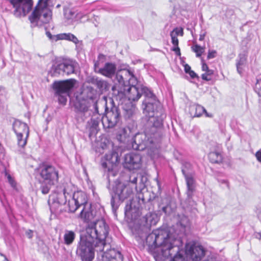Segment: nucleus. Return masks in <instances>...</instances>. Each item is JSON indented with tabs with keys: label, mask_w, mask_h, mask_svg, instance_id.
<instances>
[{
	"label": "nucleus",
	"mask_w": 261,
	"mask_h": 261,
	"mask_svg": "<svg viewBox=\"0 0 261 261\" xmlns=\"http://www.w3.org/2000/svg\"><path fill=\"white\" fill-rule=\"evenodd\" d=\"M205 73L207 75H208L209 76L214 73V71L212 69H208L207 71H205Z\"/></svg>",
	"instance_id": "0e129e2a"
},
{
	"label": "nucleus",
	"mask_w": 261,
	"mask_h": 261,
	"mask_svg": "<svg viewBox=\"0 0 261 261\" xmlns=\"http://www.w3.org/2000/svg\"><path fill=\"white\" fill-rule=\"evenodd\" d=\"M170 36L171 38V42L173 46H178V39L177 38V37L176 36V34H173V33H170Z\"/></svg>",
	"instance_id": "a18cd8bd"
},
{
	"label": "nucleus",
	"mask_w": 261,
	"mask_h": 261,
	"mask_svg": "<svg viewBox=\"0 0 261 261\" xmlns=\"http://www.w3.org/2000/svg\"><path fill=\"white\" fill-rule=\"evenodd\" d=\"M61 65H63V62H56L53 65L51 72L53 76H57L61 73H64V67H61Z\"/></svg>",
	"instance_id": "72a5a7b5"
},
{
	"label": "nucleus",
	"mask_w": 261,
	"mask_h": 261,
	"mask_svg": "<svg viewBox=\"0 0 261 261\" xmlns=\"http://www.w3.org/2000/svg\"><path fill=\"white\" fill-rule=\"evenodd\" d=\"M140 200L138 201L137 198L133 199L129 204H127L125 207V215L126 216L131 215L132 217L135 218L139 215V209L141 205V201L142 203L145 202L144 199L139 196Z\"/></svg>",
	"instance_id": "2eb2a0df"
},
{
	"label": "nucleus",
	"mask_w": 261,
	"mask_h": 261,
	"mask_svg": "<svg viewBox=\"0 0 261 261\" xmlns=\"http://www.w3.org/2000/svg\"><path fill=\"white\" fill-rule=\"evenodd\" d=\"M8 180L9 184H10V185L11 186V187L12 188H15L16 187V182L10 175H9L8 176Z\"/></svg>",
	"instance_id": "3c124183"
},
{
	"label": "nucleus",
	"mask_w": 261,
	"mask_h": 261,
	"mask_svg": "<svg viewBox=\"0 0 261 261\" xmlns=\"http://www.w3.org/2000/svg\"><path fill=\"white\" fill-rule=\"evenodd\" d=\"M114 194L112 195L111 204L113 211H116L121 202L130 197L134 193L129 182H115L113 186Z\"/></svg>",
	"instance_id": "423d86ee"
},
{
	"label": "nucleus",
	"mask_w": 261,
	"mask_h": 261,
	"mask_svg": "<svg viewBox=\"0 0 261 261\" xmlns=\"http://www.w3.org/2000/svg\"><path fill=\"white\" fill-rule=\"evenodd\" d=\"M106 257L108 261H122L123 256L120 252L113 249L105 253Z\"/></svg>",
	"instance_id": "cd10ccee"
},
{
	"label": "nucleus",
	"mask_w": 261,
	"mask_h": 261,
	"mask_svg": "<svg viewBox=\"0 0 261 261\" xmlns=\"http://www.w3.org/2000/svg\"><path fill=\"white\" fill-rule=\"evenodd\" d=\"M137 177H134L132 179H130L129 181H126V182H129L130 184V187L133 188V190L137 188Z\"/></svg>",
	"instance_id": "de8ad7c7"
},
{
	"label": "nucleus",
	"mask_w": 261,
	"mask_h": 261,
	"mask_svg": "<svg viewBox=\"0 0 261 261\" xmlns=\"http://www.w3.org/2000/svg\"><path fill=\"white\" fill-rule=\"evenodd\" d=\"M208 158L211 162L213 163H220L222 161L221 154L218 151H211L208 154Z\"/></svg>",
	"instance_id": "f704fd0d"
},
{
	"label": "nucleus",
	"mask_w": 261,
	"mask_h": 261,
	"mask_svg": "<svg viewBox=\"0 0 261 261\" xmlns=\"http://www.w3.org/2000/svg\"><path fill=\"white\" fill-rule=\"evenodd\" d=\"M201 77L202 80L206 81H209L211 80V78L208 75H207L206 73H203L201 75Z\"/></svg>",
	"instance_id": "4d7b16f0"
},
{
	"label": "nucleus",
	"mask_w": 261,
	"mask_h": 261,
	"mask_svg": "<svg viewBox=\"0 0 261 261\" xmlns=\"http://www.w3.org/2000/svg\"><path fill=\"white\" fill-rule=\"evenodd\" d=\"M192 50L196 53L197 57H200L204 51V48L196 44L192 47Z\"/></svg>",
	"instance_id": "79ce46f5"
},
{
	"label": "nucleus",
	"mask_w": 261,
	"mask_h": 261,
	"mask_svg": "<svg viewBox=\"0 0 261 261\" xmlns=\"http://www.w3.org/2000/svg\"><path fill=\"white\" fill-rule=\"evenodd\" d=\"M162 211L166 215H169L171 212V208L169 205H166L162 207Z\"/></svg>",
	"instance_id": "603ef678"
},
{
	"label": "nucleus",
	"mask_w": 261,
	"mask_h": 261,
	"mask_svg": "<svg viewBox=\"0 0 261 261\" xmlns=\"http://www.w3.org/2000/svg\"><path fill=\"white\" fill-rule=\"evenodd\" d=\"M89 106L86 105L85 102H81V110L85 113L86 118H88L91 115L92 111L89 110Z\"/></svg>",
	"instance_id": "58836bf2"
},
{
	"label": "nucleus",
	"mask_w": 261,
	"mask_h": 261,
	"mask_svg": "<svg viewBox=\"0 0 261 261\" xmlns=\"http://www.w3.org/2000/svg\"><path fill=\"white\" fill-rule=\"evenodd\" d=\"M14 8V15L20 17L25 16L32 9L33 2L32 0H10Z\"/></svg>",
	"instance_id": "9b49d317"
},
{
	"label": "nucleus",
	"mask_w": 261,
	"mask_h": 261,
	"mask_svg": "<svg viewBox=\"0 0 261 261\" xmlns=\"http://www.w3.org/2000/svg\"><path fill=\"white\" fill-rule=\"evenodd\" d=\"M91 83L101 92L107 90L109 88L107 81L98 77H93L91 79Z\"/></svg>",
	"instance_id": "c85d7f7f"
},
{
	"label": "nucleus",
	"mask_w": 261,
	"mask_h": 261,
	"mask_svg": "<svg viewBox=\"0 0 261 261\" xmlns=\"http://www.w3.org/2000/svg\"><path fill=\"white\" fill-rule=\"evenodd\" d=\"M184 67H185V71L187 73H188L190 71H191L192 70L191 69V67L188 64H186L185 65Z\"/></svg>",
	"instance_id": "052dcab7"
},
{
	"label": "nucleus",
	"mask_w": 261,
	"mask_h": 261,
	"mask_svg": "<svg viewBox=\"0 0 261 261\" xmlns=\"http://www.w3.org/2000/svg\"><path fill=\"white\" fill-rule=\"evenodd\" d=\"M77 112L76 114V117L79 121H84L87 118L85 115V113L81 110V102L79 103L77 106Z\"/></svg>",
	"instance_id": "ea45409f"
},
{
	"label": "nucleus",
	"mask_w": 261,
	"mask_h": 261,
	"mask_svg": "<svg viewBox=\"0 0 261 261\" xmlns=\"http://www.w3.org/2000/svg\"><path fill=\"white\" fill-rule=\"evenodd\" d=\"M102 122V117L101 115L97 112V110L93 113L91 117L90 122H89L90 127L89 137L95 135L98 132V127L100 122Z\"/></svg>",
	"instance_id": "f3484780"
},
{
	"label": "nucleus",
	"mask_w": 261,
	"mask_h": 261,
	"mask_svg": "<svg viewBox=\"0 0 261 261\" xmlns=\"http://www.w3.org/2000/svg\"><path fill=\"white\" fill-rule=\"evenodd\" d=\"M57 39L59 40H66L70 41L73 43L77 44L79 42V40L77 37L71 33H62L58 34Z\"/></svg>",
	"instance_id": "473e14b6"
},
{
	"label": "nucleus",
	"mask_w": 261,
	"mask_h": 261,
	"mask_svg": "<svg viewBox=\"0 0 261 261\" xmlns=\"http://www.w3.org/2000/svg\"><path fill=\"white\" fill-rule=\"evenodd\" d=\"M202 69L203 71H206L209 69L208 66L204 62H202Z\"/></svg>",
	"instance_id": "680f3d73"
},
{
	"label": "nucleus",
	"mask_w": 261,
	"mask_h": 261,
	"mask_svg": "<svg viewBox=\"0 0 261 261\" xmlns=\"http://www.w3.org/2000/svg\"><path fill=\"white\" fill-rule=\"evenodd\" d=\"M72 197L74 199L75 202L79 206L84 207L85 205L90 204L87 202V197L86 194L81 191L74 192Z\"/></svg>",
	"instance_id": "bb28decb"
},
{
	"label": "nucleus",
	"mask_w": 261,
	"mask_h": 261,
	"mask_svg": "<svg viewBox=\"0 0 261 261\" xmlns=\"http://www.w3.org/2000/svg\"><path fill=\"white\" fill-rule=\"evenodd\" d=\"M171 33H173V34H175L176 36H177L178 35L182 36L184 35V30L182 28H176Z\"/></svg>",
	"instance_id": "49530a36"
},
{
	"label": "nucleus",
	"mask_w": 261,
	"mask_h": 261,
	"mask_svg": "<svg viewBox=\"0 0 261 261\" xmlns=\"http://www.w3.org/2000/svg\"><path fill=\"white\" fill-rule=\"evenodd\" d=\"M125 97L122 100H116L118 105H123L127 99L129 102L137 101L143 94L145 99L142 103L143 113L147 119L144 132L137 134L132 142L135 150H144L146 149L153 152L159 147L163 121L166 117L165 110L156 96L147 88L132 82L127 86L125 91Z\"/></svg>",
	"instance_id": "f257e3e1"
},
{
	"label": "nucleus",
	"mask_w": 261,
	"mask_h": 261,
	"mask_svg": "<svg viewBox=\"0 0 261 261\" xmlns=\"http://www.w3.org/2000/svg\"><path fill=\"white\" fill-rule=\"evenodd\" d=\"M172 50L175 53V54L177 56H180L181 54H180V48L178 47V46H174V47L172 48Z\"/></svg>",
	"instance_id": "5fc2aeb1"
},
{
	"label": "nucleus",
	"mask_w": 261,
	"mask_h": 261,
	"mask_svg": "<svg viewBox=\"0 0 261 261\" xmlns=\"http://www.w3.org/2000/svg\"><path fill=\"white\" fill-rule=\"evenodd\" d=\"M77 112L76 114V117L79 121H84L87 118L85 115V113L81 110V102L79 103L77 106Z\"/></svg>",
	"instance_id": "a19ab883"
},
{
	"label": "nucleus",
	"mask_w": 261,
	"mask_h": 261,
	"mask_svg": "<svg viewBox=\"0 0 261 261\" xmlns=\"http://www.w3.org/2000/svg\"><path fill=\"white\" fill-rule=\"evenodd\" d=\"M16 135L18 145L19 147H24L27 143L28 137H27V136H25V135L23 134H20V135L16 134Z\"/></svg>",
	"instance_id": "c9c22d12"
},
{
	"label": "nucleus",
	"mask_w": 261,
	"mask_h": 261,
	"mask_svg": "<svg viewBox=\"0 0 261 261\" xmlns=\"http://www.w3.org/2000/svg\"><path fill=\"white\" fill-rule=\"evenodd\" d=\"M46 35L47 37L53 41H57L59 40V39H57L58 38H56V37H57V36H58V34L56 35H52L50 32L46 31Z\"/></svg>",
	"instance_id": "09e8293b"
},
{
	"label": "nucleus",
	"mask_w": 261,
	"mask_h": 261,
	"mask_svg": "<svg viewBox=\"0 0 261 261\" xmlns=\"http://www.w3.org/2000/svg\"><path fill=\"white\" fill-rule=\"evenodd\" d=\"M158 220V217L154 212H149L142 218L141 224L148 227L151 225H155Z\"/></svg>",
	"instance_id": "5701e85b"
},
{
	"label": "nucleus",
	"mask_w": 261,
	"mask_h": 261,
	"mask_svg": "<svg viewBox=\"0 0 261 261\" xmlns=\"http://www.w3.org/2000/svg\"><path fill=\"white\" fill-rule=\"evenodd\" d=\"M55 184H50L49 182H44L43 181V183L42 184L40 189L41 192L43 194H46L48 193L51 187Z\"/></svg>",
	"instance_id": "4c0bfd02"
},
{
	"label": "nucleus",
	"mask_w": 261,
	"mask_h": 261,
	"mask_svg": "<svg viewBox=\"0 0 261 261\" xmlns=\"http://www.w3.org/2000/svg\"><path fill=\"white\" fill-rule=\"evenodd\" d=\"M120 158L118 153L113 150L109 153H107L101 160V165L105 171H107L110 174L116 167Z\"/></svg>",
	"instance_id": "f8f14e48"
},
{
	"label": "nucleus",
	"mask_w": 261,
	"mask_h": 261,
	"mask_svg": "<svg viewBox=\"0 0 261 261\" xmlns=\"http://www.w3.org/2000/svg\"><path fill=\"white\" fill-rule=\"evenodd\" d=\"M206 35V32L205 30H201L199 34V40L200 41H203L204 39L205 36Z\"/></svg>",
	"instance_id": "864d4df0"
},
{
	"label": "nucleus",
	"mask_w": 261,
	"mask_h": 261,
	"mask_svg": "<svg viewBox=\"0 0 261 261\" xmlns=\"http://www.w3.org/2000/svg\"><path fill=\"white\" fill-rule=\"evenodd\" d=\"M188 74L190 75V76H191V77L192 79H195L196 77H198L197 74L193 70H191V71H190Z\"/></svg>",
	"instance_id": "13d9d810"
},
{
	"label": "nucleus",
	"mask_w": 261,
	"mask_h": 261,
	"mask_svg": "<svg viewBox=\"0 0 261 261\" xmlns=\"http://www.w3.org/2000/svg\"><path fill=\"white\" fill-rule=\"evenodd\" d=\"M40 175L43 181L50 184H56L59 179V171L52 165L43 164L39 169Z\"/></svg>",
	"instance_id": "1a4fd4ad"
},
{
	"label": "nucleus",
	"mask_w": 261,
	"mask_h": 261,
	"mask_svg": "<svg viewBox=\"0 0 261 261\" xmlns=\"http://www.w3.org/2000/svg\"><path fill=\"white\" fill-rule=\"evenodd\" d=\"M149 246L154 247L160 255L165 258L171 257L170 261H186L180 253L182 252L183 243L180 239L173 238L167 232L155 230L146 237Z\"/></svg>",
	"instance_id": "f03ea898"
},
{
	"label": "nucleus",
	"mask_w": 261,
	"mask_h": 261,
	"mask_svg": "<svg viewBox=\"0 0 261 261\" xmlns=\"http://www.w3.org/2000/svg\"><path fill=\"white\" fill-rule=\"evenodd\" d=\"M130 130L129 128L120 127L116 132V138L120 142H124L129 135Z\"/></svg>",
	"instance_id": "c756f323"
},
{
	"label": "nucleus",
	"mask_w": 261,
	"mask_h": 261,
	"mask_svg": "<svg viewBox=\"0 0 261 261\" xmlns=\"http://www.w3.org/2000/svg\"><path fill=\"white\" fill-rule=\"evenodd\" d=\"M63 65H61V67H64V73L67 75L73 73L78 65L76 62L71 59L63 60Z\"/></svg>",
	"instance_id": "393cba45"
},
{
	"label": "nucleus",
	"mask_w": 261,
	"mask_h": 261,
	"mask_svg": "<svg viewBox=\"0 0 261 261\" xmlns=\"http://www.w3.org/2000/svg\"><path fill=\"white\" fill-rule=\"evenodd\" d=\"M95 242L89 236L81 238L76 249V254L81 257L82 261H92L94 257ZM96 251V250H95Z\"/></svg>",
	"instance_id": "0eeeda50"
},
{
	"label": "nucleus",
	"mask_w": 261,
	"mask_h": 261,
	"mask_svg": "<svg viewBox=\"0 0 261 261\" xmlns=\"http://www.w3.org/2000/svg\"><path fill=\"white\" fill-rule=\"evenodd\" d=\"M110 146H112V144L109 141H107V143H106L105 142L103 145H101V147L103 149H105L107 148H109Z\"/></svg>",
	"instance_id": "6e6d98bb"
},
{
	"label": "nucleus",
	"mask_w": 261,
	"mask_h": 261,
	"mask_svg": "<svg viewBox=\"0 0 261 261\" xmlns=\"http://www.w3.org/2000/svg\"><path fill=\"white\" fill-rule=\"evenodd\" d=\"M68 205L69 207V211L71 213L75 212L77 208L80 207L79 205L76 203L73 197L72 199L69 200Z\"/></svg>",
	"instance_id": "e433bc0d"
},
{
	"label": "nucleus",
	"mask_w": 261,
	"mask_h": 261,
	"mask_svg": "<svg viewBox=\"0 0 261 261\" xmlns=\"http://www.w3.org/2000/svg\"><path fill=\"white\" fill-rule=\"evenodd\" d=\"M116 67L115 64L106 63L103 68L99 69L98 72L108 77H111L115 73Z\"/></svg>",
	"instance_id": "b1692460"
},
{
	"label": "nucleus",
	"mask_w": 261,
	"mask_h": 261,
	"mask_svg": "<svg viewBox=\"0 0 261 261\" xmlns=\"http://www.w3.org/2000/svg\"><path fill=\"white\" fill-rule=\"evenodd\" d=\"M220 182L221 183H222V184H224L226 186V187H227V188H228V187H229V184H228V181H227V180H225L222 179V180H220Z\"/></svg>",
	"instance_id": "69168bd1"
},
{
	"label": "nucleus",
	"mask_w": 261,
	"mask_h": 261,
	"mask_svg": "<svg viewBox=\"0 0 261 261\" xmlns=\"http://www.w3.org/2000/svg\"><path fill=\"white\" fill-rule=\"evenodd\" d=\"M141 161V158L140 154L129 153L124 156V166L130 170L136 169L140 167Z\"/></svg>",
	"instance_id": "dca6fc26"
},
{
	"label": "nucleus",
	"mask_w": 261,
	"mask_h": 261,
	"mask_svg": "<svg viewBox=\"0 0 261 261\" xmlns=\"http://www.w3.org/2000/svg\"><path fill=\"white\" fill-rule=\"evenodd\" d=\"M191 168H192V165L190 163H185V164H183L182 167V169H181L182 173H183V170L186 169L187 171V172H188L189 175H192Z\"/></svg>",
	"instance_id": "c03bdc74"
},
{
	"label": "nucleus",
	"mask_w": 261,
	"mask_h": 261,
	"mask_svg": "<svg viewBox=\"0 0 261 261\" xmlns=\"http://www.w3.org/2000/svg\"><path fill=\"white\" fill-rule=\"evenodd\" d=\"M13 129L15 134H24L28 137L29 136V127L27 124L18 119L14 120L13 123Z\"/></svg>",
	"instance_id": "aec40b11"
},
{
	"label": "nucleus",
	"mask_w": 261,
	"mask_h": 261,
	"mask_svg": "<svg viewBox=\"0 0 261 261\" xmlns=\"http://www.w3.org/2000/svg\"><path fill=\"white\" fill-rule=\"evenodd\" d=\"M84 93H86V99L87 100H91L93 103V107L95 109V111L97 110V100L96 98V90L91 87H87L86 89L84 90Z\"/></svg>",
	"instance_id": "a878e982"
},
{
	"label": "nucleus",
	"mask_w": 261,
	"mask_h": 261,
	"mask_svg": "<svg viewBox=\"0 0 261 261\" xmlns=\"http://www.w3.org/2000/svg\"><path fill=\"white\" fill-rule=\"evenodd\" d=\"M185 252L194 261L200 260L205 254L204 249L202 246L196 245L191 242L186 244Z\"/></svg>",
	"instance_id": "ddd939ff"
},
{
	"label": "nucleus",
	"mask_w": 261,
	"mask_h": 261,
	"mask_svg": "<svg viewBox=\"0 0 261 261\" xmlns=\"http://www.w3.org/2000/svg\"><path fill=\"white\" fill-rule=\"evenodd\" d=\"M80 217L88 224L95 222L101 218L100 214L94 209L91 204L84 205L80 214Z\"/></svg>",
	"instance_id": "4468645a"
},
{
	"label": "nucleus",
	"mask_w": 261,
	"mask_h": 261,
	"mask_svg": "<svg viewBox=\"0 0 261 261\" xmlns=\"http://www.w3.org/2000/svg\"><path fill=\"white\" fill-rule=\"evenodd\" d=\"M116 80L117 83L112 88L113 101L124 99L126 96L125 91L128 85L127 83L130 85L132 82L136 83L137 81L133 72L129 69H121L117 72Z\"/></svg>",
	"instance_id": "20e7f679"
},
{
	"label": "nucleus",
	"mask_w": 261,
	"mask_h": 261,
	"mask_svg": "<svg viewBox=\"0 0 261 261\" xmlns=\"http://www.w3.org/2000/svg\"><path fill=\"white\" fill-rule=\"evenodd\" d=\"M239 59L237 60L236 65L238 72L240 74L243 73L244 69L243 68L245 66L247 62V56L244 54H240L239 55Z\"/></svg>",
	"instance_id": "2f4dec72"
},
{
	"label": "nucleus",
	"mask_w": 261,
	"mask_h": 261,
	"mask_svg": "<svg viewBox=\"0 0 261 261\" xmlns=\"http://www.w3.org/2000/svg\"><path fill=\"white\" fill-rule=\"evenodd\" d=\"M52 11L48 7V0H39L29 20L33 27H42L51 20Z\"/></svg>",
	"instance_id": "39448f33"
},
{
	"label": "nucleus",
	"mask_w": 261,
	"mask_h": 261,
	"mask_svg": "<svg viewBox=\"0 0 261 261\" xmlns=\"http://www.w3.org/2000/svg\"><path fill=\"white\" fill-rule=\"evenodd\" d=\"M1 256H4L5 257V259L6 260V261H8V259L7 258V257L3 254H1Z\"/></svg>",
	"instance_id": "774afa93"
},
{
	"label": "nucleus",
	"mask_w": 261,
	"mask_h": 261,
	"mask_svg": "<svg viewBox=\"0 0 261 261\" xmlns=\"http://www.w3.org/2000/svg\"><path fill=\"white\" fill-rule=\"evenodd\" d=\"M123 110V115L125 119H130L135 121L138 109L136 106L131 102L126 103L124 106L121 105Z\"/></svg>",
	"instance_id": "a211bd4d"
},
{
	"label": "nucleus",
	"mask_w": 261,
	"mask_h": 261,
	"mask_svg": "<svg viewBox=\"0 0 261 261\" xmlns=\"http://www.w3.org/2000/svg\"><path fill=\"white\" fill-rule=\"evenodd\" d=\"M254 90L258 96L261 97V80H257L254 87Z\"/></svg>",
	"instance_id": "37998d69"
},
{
	"label": "nucleus",
	"mask_w": 261,
	"mask_h": 261,
	"mask_svg": "<svg viewBox=\"0 0 261 261\" xmlns=\"http://www.w3.org/2000/svg\"><path fill=\"white\" fill-rule=\"evenodd\" d=\"M255 156L257 160L261 162V149L256 152Z\"/></svg>",
	"instance_id": "bf43d9fd"
},
{
	"label": "nucleus",
	"mask_w": 261,
	"mask_h": 261,
	"mask_svg": "<svg viewBox=\"0 0 261 261\" xmlns=\"http://www.w3.org/2000/svg\"><path fill=\"white\" fill-rule=\"evenodd\" d=\"M66 196L65 193H58L57 194L50 195L49 197L48 202L51 207H58L60 205L66 203Z\"/></svg>",
	"instance_id": "412c9836"
},
{
	"label": "nucleus",
	"mask_w": 261,
	"mask_h": 261,
	"mask_svg": "<svg viewBox=\"0 0 261 261\" xmlns=\"http://www.w3.org/2000/svg\"><path fill=\"white\" fill-rule=\"evenodd\" d=\"M183 174L186 181L187 187V196L189 198H191L193 196V193L195 190V180L192 176V175H189L188 172L186 169L183 170Z\"/></svg>",
	"instance_id": "4be33fe9"
},
{
	"label": "nucleus",
	"mask_w": 261,
	"mask_h": 261,
	"mask_svg": "<svg viewBox=\"0 0 261 261\" xmlns=\"http://www.w3.org/2000/svg\"><path fill=\"white\" fill-rule=\"evenodd\" d=\"M157 185L159 188V190H160L161 188V184L159 180L158 179H156Z\"/></svg>",
	"instance_id": "338daca9"
},
{
	"label": "nucleus",
	"mask_w": 261,
	"mask_h": 261,
	"mask_svg": "<svg viewBox=\"0 0 261 261\" xmlns=\"http://www.w3.org/2000/svg\"><path fill=\"white\" fill-rule=\"evenodd\" d=\"M120 119V112L118 108L113 107L110 111H108L106 115L102 117V123L103 128L106 131L116 126Z\"/></svg>",
	"instance_id": "9d476101"
},
{
	"label": "nucleus",
	"mask_w": 261,
	"mask_h": 261,
	"mask_svg": "<svg viewBox=\"0 0 261 261\" xmlns=\"http://www.w3.org/2000/svg\"><path fill=\"white\" fill-rule=\"evenodd\" d=\"M109 227L101 217L95 222H91L86 227L87 236L95 242V248L97 252H103L108 245L107 237ZM109 245H108L109 246Z\"/></svg>",
	"instance_id": "7ed1b4c3"
},
{
	"label": "nucleus",
	"mask_w": 261,
	"mask_h": 261,
	"mask_svg": "<svg viewBox=\"0 0 261 261\" xmlns=\"http://www.w3.org/2000/svg\"><path fill=\"white\" fill-rule=\"evenodd\" d=\"M75 83L74 79H70L63 81L55 82L53 85V88L56 94L58 96V100L60 103L65 105L67 102V96L70 90L73 87Z\"/></svg>",
	"instance_id": "6e6552de"
},
{
	"label": "nucleus",
	"mask_w": 261,
	"mask_h": 261,
	"mask_svg": "<svg viewBox=\"0 0 261 261\" xmlns=\"http://www.w3.org/2000/svg\"><path fill=\"white\" fill-rule=\"evenodd\" d=\"M76 237V234L74 231L69 230H65L63 236L64 243L66 245H71Z\"/></svg>",
	"instance_id": "7c9ffc66"
},
{
	"label": "nucleus",
	"mask_w": 261,
	"mask_h": 261,
	"mask_svg": "<svg viewBox=\"0 0 261 261\" xmlns=\"http://www.w3.org/2000/svg\"><path fill=\"white\" fill-rule=\"evenodd\" d=\"M217 51L215 50H209L207 56V59H213L216 57Z\"/></svg>",
	"instance_id": "8fccbe9b"
},
{
	"label": "nucleus",
	"mask_w": 261,
	"mask_h": 261,
	"mask_svg": "<svg viewBox=\"0 0 261 261\" xmlns=\"http://www.w3.org/2000/svg\"><path fill=\"white\" fill-rule=\"evenodd\" d=\"M189 112L190 115L193 117H201L203 114H204L206 117H213L212 114L208 113L203 106L198 104L194 103L191 105L189 108Z\"/></svg>",
	"instance_id": "6ab92c4d"
},
{
	"label": "nucleus",
	"mask_w": 261,
	"mask_h": 261,
	"mask_svg": "<svg viewBox=\"0 0 261 261\" xmlns=\"http://www.w3.org/2000/svg\"><path fill=\"white\" fill-rule=\"evenodd\" d=\"M26 234L28 238L32 239L33 237V231L31 230H29L26 232Z\"/></svg>",
	"instance_id": "e2e57ef3"
}]
</instances>
